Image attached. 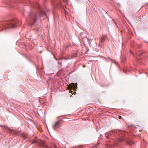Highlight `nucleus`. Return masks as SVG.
Here are the masks:
<instances>
[{"label": "nucleus", "mask_w": 148, "mask_h": 148, "mask_svg": "<svg viewBox=\"0 0 148 148\" xmlns=\"http://www.w3.org/2000/svg\"><path fill=\"white\" fill-rule=\"evenodd\" d=\"M21 22L16 18L3 21L0 23L1 28L2 29H7L11 28H14L20 27Z\"/></svg>", "instance_id": "obj_1"}, {"label": "nucleus", "mask_w": 148, "mask_h": 148, "mask_svg": "<svg viewBox=\"0 0 148 148\" xmlns=\"http://www.w3.org/2000/svg\"><path fill=\"white\" fill-rule=\"evenodd\" d=\"M29 17L31 19V23H29V25L32 26L33 25L36 24L37 20V15L33 12L29 14Z\"/></svg>", "instance_id": "obj_2"}, {"label": "nucleus", "mask_w": 148, "mask_h": 148, "mask_svg": "<svg viewBox=\"0 0 148 148\" xmlns=\"http://www.w3.org/2000/svg\"><path fill=\"white\" fill-rule=\"evenodd\" d=\"M60 127V123L59 121H57L53 125V128L55 130H56L57 128H58Z\"/></svg>", "instance_id": "obj_3"}, {"label": "nucleus", "mask_w": 148, "mask_h": 148, "mask_svg": "<svg viewBox=\"0 0 148 148\" xmlns=\"http://www.w3.org/2000/svg\"><path fill=\"white\" fill-rule=\"evenodd\" d=\"M77 83H76L75 84L74 83H73L70 84L69 85V86L71 88L75 89L77 88Z\"/></svg>", "instance_id": "obj_4"}, {"label": "nucleus", "mask_w": 148, "mask_h": 148, "mask_svg": "<svg viewBox=\"0 0 148 148\" xmlns=\"http://www.w3.org/2000/svg\"><path fill=\"white\" fill-rule=\"evenodd\" d=\"M1 127H3V129L5 131H10L11 132L13 131V130H11L10 129V128L8 127H6L5 126H2V125H0Z\"/></svg>", "instance_id": "obj_5"}, {"label": "nucleus", "mask_w": 148, "mask_h": 148, "mask_svg": "<svg viewBox=\"0 0 148 148\" xmlns=\"http://www.w3.org/2000/svg\"><path fill=\"white\" fill-rule=\"evenodd\" d=\"M125 143L129 145H131L132 144H134V143L131 140H126L125 141Z\"/></svg>", "instance_id": "obj_6"}, {"label": "nucleus", "mask_w": 148, "mask_h": 148, "mask_svg": "<svg viewBox=\"0 0 148 148\" xmlns=\"http://www.w3.org/2000/svg\"><path fill=\"white\" fill-rule=\"evenodd\" d=\"M105 40V38L104 37H102L99 39V42L103 45L104 43Z\"/></svg>", "instance_id": "obj_7"}, {"label": "nucleus", "mask_w": 148, "mask_h": 148, "mask_svg": "<svg viewBox=\"0 0 148 148\" xmlns=\"http://www.w3.org/2000/svg\"><path fill=\"white\" fill-rule=\"evenodd\" d=\"M117 139V141L119 142H122L124 140V138L122 137H121L120 136H119Z\"/></svg>", "instance_id": "obj_8"}, {"label": "nucleus", "mask_w": 148, "mask_h": 148, "mask_svg": "<svg viewBox=\"0 0 148 148\" xmlns=\"http://www.w3.org/2000/svg\"><path fill=\"white\" fill-rule=\"evenodd\" d=\"M42 144L41 145V143H40V145L41 146H45V148H50L49 147H48L47 145H45V142L44 141H42Z\"/></svg>", "instance_id": "obj_9"}, {"label": "nucleus", "mask_w": 148, "mask_h": 148, "mask_svg": "<svg viewBox=\"0 0 148 148\" xmlns=\"http://www.w3.org/2000/svg\"><path fill=\"white\" fill-rule=\"evenodd\" d=\"M114 131H110L108 133H107V134H106V136H107V135H108V136H109L110 135H112L114 133Z\"/></svg>", "instance_id": "obj_10"}, {"label": "nucleus", "mask_w": 148, "mask_h": 148, "mask_svg": "<svg viewBox=\"0 0 148 148\" xmlns=\"http://www.w3.org/2000/svg\"><path fill=\"white\" fill-rule=\"evenodd\" d=\"M45 14V12L42 11H41L39 12V16L40 17H41Z\"/></svg>", "instance_id": "obj_11"}, {"label": "nucleus", "mask_w": 148, "mask_h": 148, "mask_svg": "<svg viewBox=\"0 0 148 148\" xmlns=\"http://www.w3.org/2000/svg\"><path fill=\"white\" fill-rule=\"evenodd\" d=\"M108 59H109L112 62H113V63H114V64H117V62L116 61H115V60H113L112 59H111L110 58H108Z\"/></svg>", "instance_id": "obj_12"}, {"label": "nucleus", "mask_w": 148, "mask_h": 148, "mask_svg": "<svg viewBox=\"0 0 148 148\" xmlns=\"http://www.w3.org/2000/svg\"><path fill=\"white\" fill-rule=\"evenodd\" d=\"M71 46V43H68L66 44V48H68L69 47H70Z\"/></svg>", "instance_id": "obj_13"}, {"label": "nucleus", "mask_w": 148, "mask_h": 148, "mask_svg": "<svg viewBox=\"0 0 148 148\" xmlns=\"http://www.w3.org/2000/svg\"><path fill=\"white\" fill-rule=\"evenodd\" d=\"M77 53H75L72 56V58H75L76 56H77Z\"/></svg>", "instance_id": "obj_14"}, {"label": "nucleus", "mask_w": 148, "mask_h": 148, "mask_svg": "<svg viewBox=\"0 0 148 148\" xmlns=\"http://www.w3.org/2000/svg\"><path fill=\"white\" fill-rule=\"evenodd\" d=\"M103 45V44H101V43H100V42H99V45H99V47H100V48H101V45Z\"/></svg>", "instance_id": "obj_15"}, {"label": "nucleus", "mask_w": 148, "mask_h": 148, "mask_svg": "<svg viewBox=\"0 0 148 148\" xmlns=\"http://www.w3.org/2000/svg\"><path fill=\"white\" fill-rule=\"evenodd\" d=\"M33 144L35 143V141H33L32 143Z\"/></svg>", "instance_id": "obj_16"}, {"label": "nucleus", "mask_w": 148, "mask_h": 148, "mask_svg": "<svg viewBox=\"0 0 148 148\" xmlns=\"http://www.w3.org/2000/svg\"><path fill=\"white\" fill-rule=\"evenodd\" d=\"M58 64H61V62H58Z\"/></svg>", "instance_id": "obj_17"}, {"label": "nucleus", "mask_w": 148, "mask_h": 148, "mask_svg": "<svg viewBox=\"0 0 148 148\" xmlns=\"http://www.w3.org/2000/svg\"><path fill=\"white\" fill-rule=\"evenodd\" d=\"M53 146H54V147H55V148H56V145H53Z\"/></svg>", "instance_id": "obj_18"}, {"label": "nucleus", "mask_w": 148, "mask_h": 148, "mask_svg": "<svg viewBox=\"0 0 148 148\" xmlns=\"http://www.w3.org/2000/svg\"><path fill=\"white\" fill-rule=\"evenodd\" d=\"M83 66V67H85L86 66H85V65H83V66Z\"/></svg>", "instance_id": "obj_19"}, {"label": "nucleus", "mask_w": 148, "mask_h": 148, "mask_svg": "<svg viewBox=\"0 0 148 148\" xmlns=\"http://www.w3.org/2000/svg\"><path fill=\"white\" fill-rule=\"evenodd\" d=\"M124 72L125 73H126V71H125L124 70H123Z\"/></svg>", "instance_id": "obj_20"}, {"label": "nucleus", "mask_w": 148, "mask_h": 148, "mask_svg": "<svg viewBox=\"0 0 148 148\" xmlns=\"http://www.w3.org/2000/svg\"><path fill=\"white\" fill-rule=\"evenodd\" d=\"M123 60V61H124H124H125V60Z\"/></svg>", "instance_id": "obj_21"}]
</instances>
